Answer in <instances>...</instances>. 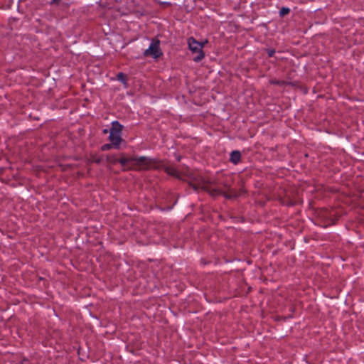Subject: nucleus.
<instances>
[{
    "label": "nucleus",
    "instance_id": "f257e3e1",
    "mask_svg": "<svg viewBox=\"0 0 364 364\" xmlns=\"http://www.w3.org/2000/svg\"><path fill=\"white\" fill-rule=\"evenodd\" d=\"M132 166V170L136 171H144L151 168H162L168 174L173 176L178 179H181V176L175 167L164 164H159V162L156 160L151 159L146 156L133 157Z\"/></svg>",
    "mask_w": 364,
    "mask_h": 364
},
{
    "label": "nucleus",
    "instance_id": "f03ea898",
    "mask_svg": "<svg viewBox=\"0 0 364 364\" xmlns=\"http://www.w3.org/2000/svg\"><path fill=\"white\" fill-rule=\"evenodd\" d=\"M178 173L180 176H181L182 173L178 171ZM183 175L186 176L188 178V180L186 181L195 191H198L200 188L208 192L211 196H218V193H221V190L220 188L212 187V186H215L218 183L215 181L208 180L201 176L195 175L193 173H183ZM180 180L183 179L181 177Z\"/></svg>",
    "mask_w": 364,
    "mask_h": 364
},
{
    "label": "nucleus",
    "instance_id": "7ed1b4c3",
    "mask_svg": "<svg viewBox=\"0 0 364 364\" xmlns=\"http://www.w3.org/2000/svg\"><path fill=\"white\" fill-rule=\"evenodd\" d=\"M208 41H205L204 43L197 41L193 38H189L188 40V48L193 54L196 55L193 58L195 62L200 61L205 56L203 50L205 43Z\"/></svg>",
    "mask_w": 364,
    "mask_h": 364
},
{
    "label": "nucleus",
    "instance_id": "20e7f679",
    "mask_svg": "<svg viewBox=\"0 0 364 364\" xmlns=\"http://www.w3.org/2000/svg\"><path fill=\"white\" fill-rule=\"evenodd\" d=\"M159 40H153L149 48L144 51V55L145 56H151L154 58H157L162 55V52L159 47Z\"/></svg>",
    "mask_w": 364,
    "mask_h": 364
},
{
    "label": "nucleus",
    "instance_id": "39448f33",
    "mask_svg": "<svg viewBox=\"0 0 364 364\" xmlns=\"http://www.w3.org/2000/svg\"><path fill=\"white\" fill-rule=\"evenodd\" d=\"M223 186L227 188V191H223L221 190V193H218L219 195H223L225 198L228 199H232V198H236L238 197L241 193H245L246 191L242 188L240 190V192H237L235 190L231 188L230 186L228 185L226 183H223Z\"/></svg>",
    "mask_w": 364,
    "mask_h": 364
},
{
    "label": "nucleus",
    "instance_id": "423d86ee",
    "mask_svg": "<svg viewBox=\"0 0 364 364\" xmlns=\"http://www.w3.org/2000/svg\"><path fill=\"white\" fill-rule=\"evenodd\" d=\"M132 159L133 157L127 156L126 154L122 153L119 154L118 162L123 167V171L132 170Z\"/></svg>",
    "mask_w": 364,
    "mask_h": 364
},
{
    "label": "nucleus",
    "instance_id": "0eeeda50",
    "mask_svg": "<svg viewBox=\"0 0 364 364\" xmlns=\"http://www.w3.org/2000/svg\"><path fill=\"white\" fill-rule=\"evenodd\" d=\"M109 139L114 145V148L119 149L121 142L122 141V138L121 135L110 134L109 136Z\"/></svg>",
    "mask_w": 364,
    "mask_h": 364
},
{
    "label": "nucleus",
    "instance_id": "6e6552de",
    "mask_svg": "<svg viewBox=\"0 0 364 364\" xmlns=\"http://www.w3.org/2000/svg\"><path fill=\"white\" fill-rule=\"evenodd\" d=\"M122 131V126L117 121L112 123V128L110 129L109 133L113 134L121 135Z\"/></svg>",
    "mask_w": 364,
    "mask_h": 364
},
{
    "label": "nucleus",
    "instance_id": "1a4fd4ad",
    "mask_svg": "<svg viewBox=\"0 0 364 364\" xmlns=\"http://www.w3.org/2000/svg\"><path fill=\"white\" fill-rule=\"evenodd\" d=\"M241 158L240 152L238 151H233L230 154V161L233 164H237L240 161Z\"/></svg>",
    "mask_w": 364,
    "mask_h": 364
},
{
    "label": "nucleus",
    "instance_id": "9d476101",
    "mask_svg": "<svg viewBox=\"0 0 364 364\" xmlns=\"http://www.w3.org/2000/svg\"><path fill=\"white\" fill-rule=\"evenodd\" d=\"M106 161L109 164H116L118 162V159L115 155L109 154L106 156Z\"/></svg>",
    "mask_w": 364,
    "mask_h": 364
},
{
    "label": "nucleus",
    "instance_id": "9b49d317",
    "mask_svg": "<svg viewBox=\"0 0 364 364\" xmlns=\"http://www.w3.org/2000/svg\"><path fill=\"white\" fill-rule=\"evenodd\" d=\"M285 198H287V200H284L282 202L284 203H286L287 205H293L294 203V202L292 201L291 200V198H292V193L289 191H287L286 193H285Z\"/></svg>",
    "mask_w": 364,
    "mask_h": 364
},
{
    "label": "nucleus",
    "instance_id": "f8f14e48",
    "mask_svg": "<svg viewBox=\"0 0 364 364\" xmlns=\"http://www.w3.org/2000/svg\"><path fill=\"white\" fill-rule=\"evenodd\" d=\"M290 10L289 8L283 7L281 9L279 14L282 17L288 14L289 13Z\"/></svg>",
    "mask_w": 364,
    "mask_h": 364
},
{
    "label": "nucleus",
    "instance_id": "ddd939ff",
    "mask_svg": "<svg viewBox=\"0 0 364 364\" xmlns=\"http://www.w3.org/2000/svg\"><path fill=\"white\" fill-rule=\"evenodd\" d=\"M117 77L119 80H121L124 84H126V76L123 73H118Z\"/></svg>",
    "mask_w": 364,
    "mask_h": 364
},
{
    "label": "nucleus",
    "instance_id": "4468645a",
    "mask_svg": "<svg viewBox=\"0 0 364 364\" xmlns=\"http://www.w3.org/2000/svg\"><path fill=\"white\" fill-rule=\"evenodd\" d=\"M112 147H114V145L112 144V143H111V144H104V145L101 147V149H102V151H107V150L111 149Z\"/></svg>",
    "mask_w": 364,
    "mask_h": 364
},
{
    "label": "nucleus",
    "instance_id": "2eb2a0df",
    "mask_svg": "<svg viewBox=\"0 0 364 364\" xmlns=\"http://www.w3.org/2000/svg\"><path fill=\"white\" fill-rule=\"evenodd\" d=\"M270 82L272 84H277V85H284L285 82L284 81H277V80H271Z\"/></svg>",
    "mask_w": 364,
    "mask_h": 364
},
{
    "label": "nucleus",
    "instance_id": "dca6fc26",
    "mask_svg": "<svg viewBox=\"0 0 364 364\" xmlns=\"http://www.w3.org/2000/svg\"><path fill=\"white\" fill-rule=\"evenodd\" d=\"M267 52H268L269 56L272 57L274 55V53H275V50L274 49H269L267 50Z\"/></svg>",
    "mask_w": 364,
    "mask_h": 364
},
{
    "label": "nucleus",
    "instance_id": "f3484780",
    "mask_svg": "<svg viewBox=\"0 0 364 364\" xmlns=\"http://www.w3.org/2000/svg\"><path fill=\"white\" fill-rule=\"evenodd\" d=\"M101 161H102V159L100 158H98L95 160V162H96L97 164H100L101 162Z\"/></svg>",
    "mask_w": 364,
    "mask_h": 364
},
{
    "label": "nucleus",
    "instance_id": "a211bd4d",
    "mask_svg": "<svg viewBox=\"0 0 364 364\" xmlns=\"http://www.w3.org/2000/svg\"><path fill=\"white\" fill-rule=\"evenodd\" d=\"M103 132H104L105 134H107V129H105V130L103 131Z\"/></svg>",
    "mask_w": 364,
    "mask_h": 364
},
{
    "label": "nucleus",
    "instance_id": "6ab92c4d",
    "mask_svg": "<svg viewBox=\"0 0 364 364\" xmlns=\"http://www.w3.org/2000/svg\"><path fill=\"white\" fill-rule=\"evenodd\" d=\"M54 2H59L60 0H53Z\"/></svg>",
    "mask_w": 364,
    "mask_h": 364
}]
</instances>
